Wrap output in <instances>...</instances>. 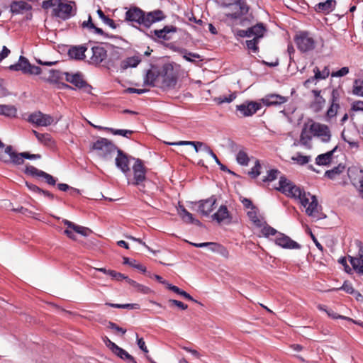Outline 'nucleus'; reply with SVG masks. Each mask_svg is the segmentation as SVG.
Here are the masks:
<instances>
[{
  "label": "nucleus",
  "mask_w": 363,
  "mask_h": 363,
  "mask_svg": "<svg viewBox=\"0 0 363 363\" xmlns=\"http://www.w3.org/2000/svg\"><path fill=\"white\" fill-rule=\"evenodd\" d=\"M236 98V94L235 93L230 94L228 96H220L216 99V101L219 104L223 103H230Z\"/></svg>",
  "instance_id": "nucleus-53"
},
{
  "label": "nucleus",
  "mask_w": 363,
  "mask_h": 363,
  "mask_svg": "<svg viewBox=\"0 0 363 363\" xmlns=\"http://www.w3.org/2000/svg\"><path fill=\"white\" fill-rule=\"evenodd\" d=\"M17 109L12 105H1L0 115L7 117H16Z\"/></svg>",
  "instance_id": "nucleus-36"
},
{
  "label": "nucleus",
  "mask_w": 363,
  "mask_h": 363,
  "mask_svg": "<svg viewBox=\"0 0 363 363\" xmlns=\"http://www.w3.org/2000/svg\"><path fill=\"white\" fill-rule=\"evenodd\" d=\"M30 9L31 6L23 1H13L10 5V10L13 14H18Z\"/></svg>",
  "instance_id": "nucleus-28"
},
{
  "label": "nucleus",
  "mask_w": 363,
  "mask_h": 363,
  "mask_svg": "<svg viewBox=\"0 0 363 363\" xmlns=\"http://www.w3.org/2000/svg\"><path fill=\"white\" fill-rule=\"evenodd\" d=\"M216 201V196H211L206 199L200 200L198 201V212L203 216H208L214 209Z\"/></svg>",
  "instance_id": "nucleus-14"
},
{
  "label": "nucleus",
  "mask_w": 363,
  "mask_h": 363,
  "mask_svg": "<svg viewBox=\"0 0 363 363\" xmlns=\"http://www.w3.org/2000/svg\"><path fill=\"white\" fill-rule=\"evenodd\" d=\"M133 182L131 184L138 186L140 191H144L145 187L143 182L146 181V169L140 159H136L134 165L133 166ZM129 184L130 182H128Z\"/></svg>",
  "instance_id": "nucleus-6"
},
{
  "label": "nucleus",
  "mask_w": 363,
  "mask_h": 363,
  "mask_svg": "<svg viewBox=\"0 0 363 363\" xmlns=\"http://www.w3.org/2000/svg\"><path fill=\"white\" fill-rule=\"evenodd\" d=\"M262 104L267 106H278L287 101V98L279 94H268L261 99Z\"/></svg>",
  "instance_id": "nucleus-21"
},
{
  "label": "nucleus",
  "mask_w": 363,
  "mask_h": 363,
  "mask_svg": "<svg viewBox=\"0 0 363 363\" xmlns=\"http://www.w3.org/2000/svg\"><path fill=\"white\" fill-rule=\"evenodd\" d=\"M28 121L38 126L46 127L54 123L55 119L49 114L43 113L41 111H35L30 114Z\"/></svg>",
  "instance_id": "nucleus-12"
},
{
  "label": "nucleus",
  "mask_w": 363,
  "mask_h": 363,
  "mask_svg": "<svg viewBox=\"0 0 363 363\" xmlns=\"http://www.w3.org/2000/svg\"><path fill=\"white\" fill-rule=\"evenodd\" d=\"M291 160L300 165H304L311 161V156L303 155L301 152H297L296 156H293Z\"/></svg>",
  "instance_id": "nucleus-45"
},
{
  "label": "nucleus",
  "mask_w": 363,
  "mask_h": 363,
  "mask_svg": "<svg viewBox=\"0 0 363 363\" xmlns=\"http://www.w3.org/2000/svg\"><path fill=\"white\" fill-rule=\"evenodd\" d=\"M163 11L157 9L153 11L145 13L138 7L130 8L125 12V19L132 23H136L149 28L154 23L161 21L165 18Z\"/></svg>",
  "instance_id": "nucleus-1"
},
{
  "label": "nucleus",
  "mask_w": 363,
  "mask_h": 363,
  "mask_svg": "<svg viewBox=\"0 0 363 363\" xmlns=\"http://www.w3.org/2000/svg\"><path fill=\"white\" fill-rule=\"evenodd\" d=\"M275 243L282 248L286 249H300L301 245L291 240L289 236L278 233L275 239Z\"/></svg>",
  "instance_id": "nucleus-16"
},
{
  "label": "nucleus",
  "mask_w": 363,
  "mask_h": 363,
  "mask_svg": "<svg viewBox=\"0 0 363 363\" xmlns=\"http://www.w3.org/2000/svg\"><path fill=\"white\" fill-rule=\"evenodd\" d=\"M48 73V81L51 83H57L60 79H62L63 76H65L64 72H61L57 69H49Z\"/></svg>",
  "instance_id": "nucleus-39"
},
{
  "label": "nucleus",
  "mask_w": 363,
  "mask_h": 363,
  "mask_svg": "<svg viewBox=\"0 0 363 363\" xmlns=\"http://www.w3.org/2000/svg\"><path fill=\"white\" fill-rule=\"evenodd\" d=\"M57 187L58 189L60 190V191H67L68 189H71L72 192L71 194H79V191L77 189H74V188H72L70 187L68 184H57Z\"/></svg>",
  "instance_id": "nucleus-61"
},
{
  "label": "nucleus",
  "mask_w": 363,
  "mask_h": 363,
  "mask_svg": "<svg viewBox=\"0 0 363 363\" xmlns=\"http://www.w3.org/2000/svg\"><path fill=\"white\" fill-rule=\"evenodd\" d=\"M281 172L278 170V169H270L269 172H268V174L267 177H265L262 181L264 182H272L274 180H275L278 175L280 174Z\"/></svg>",
  "instance_id": "nucleus-51"
},
{
  "label": "nucleus",
  "mask_w": 363,
  "mask_h": 363,
  "mask_svg": "<svg viewBox=\"0 0 363 363\" xmlns=\"http://www.w3.org/2000/svg\"><path fill=\"white\" fill-rule=\"evenodd\" d=\"M308 128L313 136L320 138L323 143H328L330 140L331 133L327 125L311 121Z\"/></svg>",
  "instance_id": "nucleus-7"
},
{
  "label": "nucleus",
  "mask_w": 363,
  "mask_h": 363,
  "mask_svg": "<svg viewBox=\"0 0 363 363\" xmlns=\"http://www.w3.org/2000/svg\"><path fill=\"white\" fill-rule=\"evenodd\" d=\"M311 196L310 193H306L305 194H303V196L299 199L301 203L302 206H303L306 208H307V206H308L309 203H310V200H309V198L311 199Z\"/></svg>",
  "instance_id": "nucleus-63"
},
{
  "label": "nucleus",
  "mask_w": 363,
  "mask_h": 363,
  "mask_svg": "<svg viewBox=\"0 0 363 363\" xmlns=\"http://www.w3.org/2000/svg\"><path fill=\"white\" fill-rule=\"evenodd\" d=\"M0 161H2L6 164L12 163L15 165H20L24 162L21 153H17L15 152L11 145L6 146L4 152L0 151Z\"/></svg>",
  "instance_id": "nucleus-8"
},
{
  "label": "nucleus",
  "mask_w": 363,
  "mask_h": 363,
  "mask_svg": "<svg viewBox=\"0 0 363 363\" xmlns=\"http://www.w3.org/2000/svg\"><path fill=\"white\" fill-rule=\"evenodd\" d=\"M233 5L237 6L239 8L238 11L230 13L228 15L231 19H239L241 18L242 16L248 13L250 10V6L247 4L245 0H236L233 3Z\"/></svg>",
  "instance_id": "nucleus-19"
},
{
  "label": "nucleus",
  "mask_w": 363,
  "mask_h": 363,
  "mask_svg": "<svg viewBox=\"0 0 363 363\" xmlns=\"http://www.w3.org/2000/svg\"><path fill=\"white\" fill-rule=\"evenodd\" d=\"M177 31V27L174 26H165L162 29L151 31V35L150 36L155 40H156V38L168 40H169V37L167 34L169 33H176Z\"/></svg>",
  "instance_id": "nucleus-20"
},
{
  "label": "nucleus",
  "mask_w": 363,
  "mask_h": 363,
  "mask_svg": "<svg viewBox=\"0 0 363 363\" xmlns=\"http://www.w3.org/2000/svg\"><path fill=\"white\" fill-rule=\"evenodd\" d=\"M157 77V86L163 89H174L177 83V76L172 65L169 63L162 67Z\"/></svg>",
  "instance_id": "nucleus-2"
},
{
  "label": "nucleus",
  "mask_w": 363,
  "mask_h": 363,
  "mask_svg": "<svg viewBox=\"0 0 363 363\" xmlns=\"http://www.w3.org/2000/svg\"><path fill=\"white\" fill-rule=\"evenodd\" d=\"M65 80L75 86L77 89H82L87 94H91L92 87L83 79L81 73L72 74L64 72Z\"/></svg>",
  "instance_id": "nucleus-9"
},
{
  "label": "nucleus",
  "mask_w": 363,
  "mask_h": 363,
  "mask_svg": "<svg viewBox=\"0 0 363 363\" xmlns=\"http://www.w3.org/2000/svg\"><path fill=\"white\" fill-rule=\"evenodd\" d=\"M337 149V146H335L332 150L327 152L325 154H320L315 158V163L318 165L327 166L329 165L333 160L334 152Z\"/></svg>",
  "instance_id": "nucleus-24"
},
{
  "label": "nucleus",
  "mask_w": 363,
  "mask_h": 363,
  "mask_svg": "<svg viewBox=\"0 0 363 363\" xmlns=\"http://www.w3.org/2000/svg\"><path fill=\"white\" fill-rule=\"evenodd\" d=\"M128 283L138 292L144 294H147L150 292V289L149 287L142 285L131 279L128 280Z\"/></svg>",
  "instance_id": "nucleus-41"
},
{
  "label": "nucleus",
  "mask_w": 363,
  "mask_h": 363,
  "mask_svg": "<svg viewBox=\"0 0 363 363\" xmlns=\"http://www.w3.org/2000/svg\"><path fill=\"white\" fill-rule=\"evenodd\" d=\"M262 233L266 237H269V235H274L278 233L276 229L269 225L264 226L262 229Z\"/></svg>",
  "instance_id": "nucleus-58"
},
{
  "label": "nucleus",
  "mask_w": 363,
  "mask_h": 363,
  "mask_svg": "<svg viewBox=\"0 0 363 363\" xmlns=\"http://www.w3.org/2000/svg\"><path fill=\"white\" fill-rule=\"evenodd\" d=\"M352 92L355 96L363 97V79L354 80Z\"/></svg>",
  "instance_id": "nucleus-40"
},
{
  "label": "nucleus",
  "mask_w": 363,
  "mask_h": 363,
  "mask_svg": "<svg viewBox=\"0 0 363 363\" xmlns=\"http://www.w3.org/2000/svg\"><path fill=\"white\" fill-rule=\"evenodd\" d=\"M112 352L120 359L126 361L128 363H138L132 355L118 345Z\"/></svg>",
  "instance_id": "nucleus-30"
},
{
  "label": "nucleus",
  "mask_w": 363,
  "mask_h": 363,
  "mask_svg": "<svg viewBox=\"0 0 363 363\" xmlns=\"http://www.w3.org/2000/svg\"><path fill=\"white\" fill-rule=\"evenodd\" d=\"M60 1H61V0H45L42 3V7L44 9H48L57 4L58 5Z\"/></svg>",
  "instance_id": "nucleus-60"
},
{
  "label": "nucleus",
  "mask_w": 363,
  "mask_h": 363,
  "mask_svg": "<svg viewBox=\"0 0 363 363\" xmlns=\"http://www.w3.org/2000/svg\"><path fill=\"white\" fill-rule=\"evenodd\" d=\"M167 144L170 145H191L194 146L196 152L201 150L203 145V143L199 141H179L175 143H167Z\"/></svg>",
  "instance_id": "nucleus-38"
},
{
  "label": "nucleus",
  "mask_w": 363,
  "mask_h": 363,
  "mask_svg": "<svg viewBox=\"0 0 363 363\" xmlns=\"http://www.w3.org/2000/svg\"><path fill=\"white\" fill-rule=\"evenodd\" d=\"M92 149L97 152L98 156L108 160L113 157L118 148L107 138H99L92 144Z\"/></svg>",
  "instance_id": "nucleus-3"
},
{
  "label": "nucleus",
  "mask_w": 363,
  "mask_h": 363,
  "mask_svg": "<svg viewBox=\"0 0 363 363\" xmlns=\"http://www.w3.org/2000/svg\"><path fill=\"white\" fill-rule=\"evenodd\" d=\"M37 139L40 143L45 145H49L52 142V137L48 133H40V135H37Z\"/></svg>",
  "instance_id": "nucleus-50"
},
{
  "label": "nucleus",
  "mask_w": 363,
  "mask_h": 363,
  "mask_svg": "<svg viewBox=\"0 0 363 363\" xmlns=\"http://www.w3.org/2000/svg\"><path fill=\"white\" fill-rule=\"evenodd\" d=\"M349 73V68L347 67H342L337 72H333L331 76L333 77H341L345 76Z\"/></svg>",
  "instance_id": "nucleus-59"
},
{
  "label": "nucleus",
  "mask_w": 363,
  "mask_h": 363,
  "mask_svg": "<svg viewBox=\"0 0 363 363\" xmlns=\"http://www.w3.org/2000/svg\"><path fill=\"white\" fill-rule=\"evenodd\" d=\"M352 110L354 111L363 112V101H357L352 105Z\"/></svg>",
  "instance_id": "nucleus-64"
},
{
  "label": "nucleus",
  "mask_w": 363,
  "mask_h": 363,
  "mask_svg": "<svg viewBox=\"0 0 363 363\" xmlns=\"http://www.w3.org/2000/svg\"><path fill=\"white\" fill-rule=\"evenodd\" d=\"M92 55L91 60L93 63L99 64L106 59V50L101 46H94L91 48Z\"/></svg>",
  "instance_id": "nucleus-23"
},
{
  "label": "nucleus",
  "mask_w": 363,
  "mask_h": 363,
  "mask_svg": "<svg viewBox=\"0 0 363 363\" xmlns=\"http://www.w3.org/2000/svg\"><path fill=\"white\" fill-rule=\"evenodd\" d=\"M247 216L250 219V220L255 223V225H259L260 220L258 218L257 213V208L251 209V211L247 212Z\"/></svg>",
  "instance_id": "nucleus-56"
},
{
  "label": "nucleus",
  "mask_w": 363,
  "mask_h": 363,
  "mask_svg": "<svg viewBox=\"0 0 363 363\" xmlns=\"http://www.w3.org/2000/svg\"><path fill=\"white\" fill-rule=\"evenodd\" d=\"M294 42L301 52H307L315 48L316 41L308 31H299L294 36Z\"/></svg>",
  "instance_id": "nucleus-4"
},
{
  "label": "nucleus",
  "mask_w": 363,
  "mask_h": 363,
  "mask_svg": "<svg viewBox=\"0 0 363 363\" xmlns=\"http://www.w3.org/2000/svg\"><path fill=\"white\" fill-rule=\"evenodd\" d=\"M318 208V203L315 196H311V201L306 209V213L309 216L320 219L321 217L319 215Z\"/></svg>",
  "instance_id": "nucleus-26"
},
{
  "label": "nucleus",
  "mask_w": 363,
  "mask_h": 363,
  "mask_svg": "<svg viewBox=\"0 0 363 363\" xmlns=\"http://www.w3.org/2000/svg\"><path fill=\"white\" fill-rule=\"evenodd\" d=\"M167 288L174 291V293L183 296L184 298H186L187 300L198 303L196 300H195L189 294L186 293L184 290L179 289L178 286L167 284Z\"/></svg>",
  "instance_id": "nucleus-37"
},
{
  "label": "nucleus",
  "mask_w": 363,
  "mask_h": 363,
  "mask_svg": "<svg viewBox=\"0 0 363 363\" xmlns=\"http://www.w3.org/2000/svg\"><path fill=\"white\" fill-rule=\"evenodd\" d=\"M339 99V91L336 89H333L331 93L330 106L326 113L327 118H332L337 115V111L340 108Z\"/></svg>",
  "instance_id": "nucleus-18"
},
{
  "label": "nucleus",
  "mask_w": 363,
  "mask_h": 363,
  "mask_svg": "<svg viewBox=\"0 0 363 363\" xmlns=\"http://www.w3.org/2000/svg\"><path fill=\"white\" fill-rule=\"evenodd\" d=\"M62 222L65 225L67 226L68 228H71L75 233H79L84 237L88 236L91 233V230L89 228L76 225L68 220L65 219Z\"/></svg>",
  "instance_id": "nucleus-27"
},
{
  "label": "nucleus",
  "mask_w": 363,
  "mask_h": 363,
  "mask_svg": "<svg viewBox=\"0 0 363 363\" xmlns=\"http://www.w3.org/2000/svg\"><path fill=\"white\" fill-rule=\"evenodd\" d=\"M308 124H305L303 128L300 135V143L304 146H308L309 142L311 140L312 137L307 131Z\"/></svg>",
  "instance_id": "nucleus-42"
},
{
  "label": "nucleus",
  "mask_w": 363,
  "mask_h": 363,
  "mask_svg": "<svg viewBox=\"0 0 363 363\" xmlns=\"http://www.w3.org/2000/svg\"><path fill=\"white\" fill-rule=\"evenodd\" d=\"M260 103L256 101H245L236 106L237 111H240L242 116H251L261 108Z\"/></svg>",
  "instance_id": "nucleus-13"
},
{
  "label": "nucleus",
  "mask_w": 363,
  "mask_h": 363,
  "mask_svg": "<svg viewBox=\"0 0 363 363\" xmlns=\"http://www.w3.org/2000/svg\"><path fill=\"white\" fill-rule=\"evenodd\" d=\"M259 39H257V38H254L252 40H246L247 48L255 53L258 52L259 48L257 46V44L259 43Z\"/></svg>",
  "instance_id": "nucleus-49"
},
{
  "label": "nucleus",
  "mask_w": 363,
  "mask_h": 363,
  "mask_svg": "<svg viewBox=\"0 0 363 363\" xmlns=\"http://www.w3.org/2000/svg\"><path fill=\"white\" fill-rule=\"evenodd\" d=\"M117 157L115 159V163L117 168H118L123 173L128 174L130 172L129 167V157L123 151L118 149L116 151ZM130 158H132L130 157Z\"/></svg>",
  "instance_id": "nucleus-17"
},
{
  "label": "nucleus",
  "mask_w": 363,
  "mask_h": 363,
  "mask_svg": "<svg viewBox=\"0 0 363 363\" xmlns=\"http://www.w3.org/2000/svg\"><path fill=\"white\" fill-rule=\"evenodd\" d=\"M338 289L343 290L346 293L350 294H352L354 293V289L352 285L350 283H348L347 281H345L343 285Z\"/></svg>",
  "instance_id": "nucleus-62"
},
{
  "label": "nucleus",
  "mask_w": 363,
  "mask_h": 363,
  "mask_svg": "<svg viewBox=\"0 0 363 363\" xmlns=\"http://www.w3.org/2000/svg\"><path fill=\"white\" fill-rule=\"evenodd\" d=\"M313 72L315 74V78H316L318 79H325L330 74V71H329V69L328 67H325L323 69V70L320 72L319 70L318 67H315L313 69Z\"/></svg>",
  "instance_id": "nucleus-47"
},
{
  "label": "nucleus",
  "mask_w": 363,
  "mask_h": 363,
  "mask_svg": "<svg viewBox=\"0 0 363 363\" xmlns=\"http://www.w3.org/2000/svg\"><path fill=\"white\" fill-rule=\"evenodd\" d=\"M123 263L124 264H128L131 266L133 268L138 269V270L141 271L143 273L146 272V267L139 263H137V262L135 259H130L128 257H124L123 258Z\"/></svg>",
  "instance_id": "nucleus-44"
},
{
  "label": "nucleus",
  "mask_w": 363,
  "mask_h": 363,
  "mask_svg": "<svg viewBox=\"0 0 363 363\" xmlns=\"http://www.w3.org/2000/svg\"><path fill=\"white\" fill-rule=\"evenodd\" d=\"M249 28L252 35L254 36V38H257V39L262 38L264 33L267 31L266 26L263 23H258Z\"/></svg>",
  "instance_id": "nucleus-34"
},
{
  "label": "nucleus",
  "mask_w": 363,
  "mask_h": 363,
  "mask_svg": "<svg viewBox=\"0 0 363 363\" xmlns=\"http://www.w3.org/2000/svg\"><path fill=\"white\" fill-rule=\"evenodd\" d=\"M105 129L111 131L114 135H119L126 138L128 137V134L130 135L133 133V131L130 130L113 129L111 128H106Z\"/></svg>",
  "instance_id": "nucleus-55"
},
{
  "label": "nucleus",
  "mask_w": 363,
  "mask_h": 363,
  "mask_svg": "<svg viewBox=\"0 0 363 363\" xmlns=\"http://www.w3.org/2000/svg\"><path fill=\"white\" fill-rule=\"evenodd\" d=\"M279 191L288 196H291L298 200L306 194L300 187L294 185L291 182L288 180L284 176L279 178V186L277 188Z\"/></svg>",
  "instance_id": "nucleus-5"
},
{
  "label": "nucleus",
  "mask_w": 363,
  "mask_h": 363,
  "mask_svg": "<svg viewBox=\"0 0 363 363\" xmlns=\"http://www.w3.org/2000/svg\"><path fill=\"white\" fill-rule=\"evenodd\" d=\"M335 0H327L325 2H320L315 6V11L318 12L329 13L332 11L335 6Z\"/></svg>",
  "instance_id": "nucleus-33"
},
{
  "label": "nucleus",
  "mask_w": 363,
  "mask_h": 363,
  "mask_svg": "<svg viewBox=\"0 0 363 363\" xmlns=\"http://www.w3.org/2000/svg\"><path fill=\"white\" fill-rule=\"evenodd\" d=\"M345 166L340 164L337 167H333L332 169L325 172V175L330 179H333L335 177L340 174L343 172Z\"/></svg>",
  "instance_id": "nucleus-43"
},
{
  "label": "nucleus",
  "mask_w": 363,
  "mask_h": 363,
  "mask_svg": "<svg viewBox=\"0 0 363 363\" xmlns=\"http://www.w3.org/2000/svg\"><path fill=\"white\" fill-rule=\"evenodd\" d=\"M157 76H159V70L149 69L144 78V84L152 86H157Z\"/></svg>",
  "instance_id": "nucleus-31"
},
{
  "label": "nucleus",
  "mask_w": 363,
  "mask_h": 363,
  "mask_svg": "<svg viewBox=\"0 0 363 363\" xmlns=\"http://www.w3.org/2000/svg\"><path fill=\"white\" fill-rule=\"evenodd\" d=\"M213 220H216L218 223L228 220L227 223H230L232 217L225 205H221L218 211L211 216Z\"/></svg>",
  "instance_id": "nucleus-22"
},
{
  "label": "nucleus",
  "mask_w": 363,
  "mask_h": 363,
  "mask_svg": "<svg viewBox=\"0 0 363 363\" xmlns=\"http://www.w3.org/2000/svg\"><path fill=\"white\" fill-rule=\"evenodd\" d=\"M261 164L259 160H256L255 166L249 172V175L252 178H257L260 174Z\"/></svg>",
  "instance_id": "nucleus-54"
},
{
  "label": "nucleus",
  "mask_w": 363,
  "mask_h": 363,
  "mask_svg": "<svg viewBox=\"0 0 363 363\" xmlns=\"http://www.w3.org/2000/svg\"><path fill=\"white\" fill-rule=\"evenodd\" d=\"M179 215L182 220L188 223H189L194 218L193 215L189 213L184 206H180Z\"/></svg>",
  "instance_id": "nucleus-48"
},
{
  "label": "nucleus",
  "mask_w": 363,
  "mask_h": 363,
  "mask_svg": "<svg viewBox=\"0 0 363 363\" xmlns=\"http://www.w3.org/2000/svg\"><path fill=\"white\" fill-rule=\"evenodd\" d=\"M108 274L111 276L113 279L117 281H121L124 279L128 282V280L130 279V278H128V277L125 276V274L114 270L108 272Z\"/></svg>",
  "instance_id": "nucleus-52"
},
{
  "label": "nucleus",
  "mask_w": 363,
  "mask_h": 363,
  "mask_svg": "<svg viewBox=\"0 0 363 363\" xmlns=\"http://www.w3.org/2000/svg\"><path fill=\"white\" fill-rule=\"evenodd\" d=\"M141 62V58L139 56H133L127 57L125 60L121 62V69L124 71L129 67H136Z\"/></svg>",
  "instance_id": "nucleus-32"
},
{
  "label": "nucleus",
  "mask_w": 363,
  "mask_h": 363,
  "mask_svg": "<svg viewBox=\"0 0 363 363\" xmlns=\"http://www.w3.org/2000/svg\"><path fill=\"white\" fill-rule=\"evenodd\" d=\"M354 245L358 249L357 254L355 256H349L350 262L353 269L359 274L363 275V244L361 241L357 240Z\"/></svg>",
  "instance_id": "nucleus-10"
},
{
  "label": "nucleus",
  "mask_w": 363,
  "mask_h": 363,
  "mask_svg": "<svg viewBox=\"0 0 363 363\" xmlns=\"http://www.w3.org/2000/svg\"><path fill=\"white\" fill-rule=\"evenodd\" d=\"M357 172V183L359 184L358 186V191L363 199V170H358Z\"/></svg>",
  "instance_id": "nucleus-57"
},
{
  "label": "nucleus",
  "mask_w": 363,
  "mask_h": 363,
  "mask_svg": "<svg viewBox=\"0 0 363 363\" xmlns=\"http://www.w3.org/2000/svg\"><path fill=\"white\" fill-rule=\"evenodd\" d=\"M24 173L33 177L43 178L49 185L55 186L56 184L57 179L51 174L43 170H40L32 165H27L24 170Z\"/></svg>",
  "instance_id": "nucleus-11"
},
{
  "label": "nucleus",
  "mask_w": 363,
  "mask_h": 363,
  "mask_svg": "<svg viewBox=\"0 0 363 363\" xmlns=\"http://www.w3.org/2000/svg\"><path fill=\"white\" fill-rule=\"evenodd\" d=\"M236 160L238 164L245 166L248 164L250 160L247 154L245 151L240 150L237 154Z\"/></svg>",
  "instance_id": "nucleus-46"
},
{
  "label": "nucleus",
  "mask_w": 363,
  "mask_h": 363,
  "mask_svg": "<svg viewBox=\"0 0 363 363\" xmlns=\"http://www.w3.org/2000/svg\"><path fill=\"white\" fill-rule=\"evenodd\" d=\"M169 48L175 51V52H178L181 54L183 55V57L188 62H194V60H191L190 58H187V55H191L192 57H194V58H200V55L197 53H194V52H188L187 50L184 49V48H179V47H177L175 46L173 44H169Z\"/></svg>",
  "instance_id": "nucleus-35"
},
{
  "label": "nucleus",
  "mask_w": 363,
  "mask_h": 363,
  "mask_svg": "<svg viewBox=\"0 0 363 363\" xmlns=\"http://www.w3.org/2000/svg\"><path fill=\"white\" fill-rule=\"evenodd\" d=\"M73 8L70 4L59 2L57 6L52 10L53 14L63 20L69 18L75 13H72Z\"/></svg>",
  "instance_id": "nucleus-15"
},
{
  "label": "nucleus",
  "mask_w": 363,
  "mask_h": 363,
  "mask_svg": "<svg viewBox=\"0 0 363 363\" xmlns=\"http://www.w3.org/2000/svg\"><path fill=\"white\" fill-rule=\"evenodd\" d=\"M86 50V48L83 45L74 46L69 50L68 55L72 59L83 60L85 57Z\"/></svg>",
  "instance_id": "nucleus-29"
},
{
  "label": "nucleus",
  "mask_w": 363,
  "mask_h": 363,
  "mask_svg": "<svg viewBox=\"0 0 363 363\" xmlns=\"http://www.w3.org/2000/svg\"><path fill=\"white\" fill-rule=\"evenodd\" d=\"M30 63L28 60L23 57L20 56L18 62L14 65H11L9 66V69L13 71H19L21 70L23 73L27 74L29 69V67H30Z\"/></svg>",
  "instance_id": "nucleus-25"
}]
</instances>
